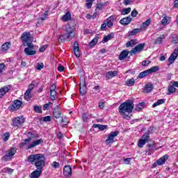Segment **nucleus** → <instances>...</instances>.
Instances as JSON below:
<instances>
[{"label":"nucleus","mask_w":178,"mask_h":178,"mask_svg":"<svg viewBox=\"0 0 178 178\" xmlns=\"http://www.w3.org/2000/svg\"><path fill=\"white\" fill-rule=\"evenodd\" d=\"M10 90H12V85H7L1 87L0 88V98H3V97L9 92Z\"/></svg>","instance_id":"nucleus-13"},{"label":"nucleus","mask_w":178,"mask_h":178,"mask_svg":"<svg viewBox=\"0 0 178 178\" xmlns=\"http://www.w3.org/2000/svg\"><path fill=\"white\" fill-rule=\"evenodd\" d=\"M161 24H163V26H166V24H168V17H164L161 20Z\"/></svg>","instance_id":"nucleus-53"},{"label":"nucleus","mask_w":178,"mask_h":178,"mask_svg":"<svg viewBox=\"0 0 178 178\" xmlns=\"http://www.w3.org/2000/svg\"><path fill=\"white\" fill-rule=\"evenodd\" d=\"M150 62L145 60L144 61L142 62V66H148V65H149Z\"/></svg>","instance_id":"nucleus-61"},{"label":"nucleus","mask_w":178,"mask_h":178,"mask_svg":"<svg viewBox=\"0 0 178 178\" xmlns=\"http://www.w3.org/2000/svg\"><path fill=\"white\" fill-rule=\"evenodd\" d=\"M51 166L54 168V169H58V168H59V163L54 161L51 164Z\"/></svg>","instance_id":"nucleus-55"},{"label":"nucleus","mask_w":178,"mask_h":178,"mask_svg":"<svg viewBox=\"0 0 178 178\" xmlns=\"http://www.w3.org/2000/svg\"><path fill=\"white\" fill-rule=\"evenodd\" d=\"M64 176H72V167L70 165H65L63 168Z\"/></svg>","instance_id":"nucleus-21"},{"label":"nucleus","mask_w":178,"mask_h":178,"mask_svg":"<svg viewBox=\"0 0 178 178\" xmlns=\"http://www.w3.org/2000/svg\"><path fill=\"white\" fill-rule=\"evenodd\" d=\"M95 0H86V7L88 9H91V7L92 6V2H94Z\"/></svg>","instance_id":"nucleus-46"},{"label":"nucleus","mask_w":178,"mask_h":178,"mask_svg":"<svg viewBox=\"0 0 178 178\" xmlns=\"http://www.w3.org/2000/svg\"><path fill=\"white\" fill-rule=\"evenodd\" d=\"M141 32V29H135L129 32V35L133 36V35H136L138 34V33Z\"/></svg>","instance_id":"nucleus-39"},{"label":"nucleus","mask_w":178,"mask_h":178,"mask_svg":"<svg viewBox=\"0 0 178 178\" xmlns=\"http://www.w3.org/2000/svg\"><path fill=\"white\" fill-rule=\"evenodd\" d=\"M53 116L55 118V119H59V118L62 116V113H60V108H59V106L54 107Z\"/></svg>","instance_id":"nucleus-17"},{"label":"nucleus","mask_w":178,"mask_h":178,"mask_svg":"<svg viewBox=\"0 0 178 178\" xmlns=\"http://www.w3.org/2000/svg\"><path fill=\"white\" fill-rule=\"evenodd\" d=\"M1 48H2L3 51H8V49H9V48H10V43L9 42L4 43L1 46Z\"/></svg>","instance_id":"nucleus-41"},{"label":"nucleus","mask_w":178,"mask_h":178,"mask_svg":"<svg viewBox=\"0 0 178 178\" xmlns=\"http://www.w3.org/2000/svg\"><path fill=\"white\" fill-rule=\"evenodd\" d=\"M134 109V103L131 100H127L125 102L121 104L118 107L119 113L124 118V119H129L130 113Z\"/></svg>","instance_id":"nucleus-2"},{"label":"nucleus","mask_w":178,"mask_h":178,"mask_svg":"<svg viewBox=\"0 0 178 178\" xmlns=\"http://www.w3.org/2000/svg\"><path fill=\"white\" fill-rule=\"evenodd\" d=\"M42 173V168H36L35 170L32 172L30 175L31 178H38L40 176H41V174Z\"/></svg>","instance_id":"nucleus-15"},{"label":"nucleus","mask_w":178,"mask_h":178,"mask_svg":"<svg viewBox=\"0 0 178 178\" xmlns=\"http://www.w3.org/2000/svg\"><path fill=\"white\" fill-rule=\"evenodd\" d=\"M93 127L95 129H99L100 131H104V130H106V129H108V125H102L99 124H93Z\"/></svg>","instance_id":"nucleus-28"},{"label":"nucleus","mask_w":178,"mask_h":178,"mask_svg":"<svg viewBox=\"0 0 178 178\" xmlns=\"http://www.w3.org/2000/svg\"><path fill=\"white\" fill-rule=\"evenodd\" d=\"M129 56V50L122 51L119 55L120 60H124L126 58Z\"/></svg>","instance_id":"nucleus-25"},{"label":"nucleus","mask_w":178,"mask_h":178,"mask_svg":"<svg viewBox=\"0 0 178 178\" xmlns=\"http://www.w3.org/2000/svg\"><path fill=\"white\" fill-rule=\"evenodd\" d=\"M22 105H23V102L16 99L13 102V104L9 107V109L11 112H15V111H19L22 108Z\"/></svg>","instance_id":"nucleus-8"},{"label":"nucleus","mask_w":178,"mask_h":178,"mask_svg":"<svg viewBox=\"0 0 178 178\" xmlns=\"http://www.w3.org/2000/svg\"><path fill=\"white\" fill-rule=\"evenodd\" d=\"M50 98L51 101L58 99V92H56V90L50 92Z\"/></svg>","instance_id":"nucleus-33"},{"label":"nucleus","mask_w":178,"mask_h":178,"mask_svg":"<svg viewBox=\"0 0 178 178\" xmlns=\"http://www.w3.org/2000/svg\"><path fill=\"white\" fill-rule=\"evenodd\" d=\"M72 19V14L67 11L63 17L62 20L63 22H69Z\"/></svg>","instance_id":"nucleus-29"},{"label":"nucleus","mask_w":178,"mask_h":178,"mask_svg":"<svg viewBox=\"0 0 178 178\" xmlns=\"http://www.w3.org/2000/svg\"><path fill=\"white\" fill-rule=\"evenodd\" d=\"M163 39H165V35H161L160 37L156 39L155 44H161Z\"/></svg>","instance_id":"nucleus-44"},{"label":"nucleus","mask_w":178,"mask_h":178,"mask_svg":"<svg viewBox=\"0 0 178 178\" xmlns=\"http://www.w3.org/2000/svg\"><path fill=\"white\" fill-rule=\"evenodd\" d=\"M33 110L36 113H42V108L38 105L33 106Z\"/></svg>","instance_id":"nucleus-43"},{"label":"nucleus","mask_w":178,"mask_h":178,"mask_svg":"<svg viewBox=\"0 0 178 178\" xmlns=\"http://www.w3.org/2000/svg\"><path fill=\"white\" fill-rule=\"evenodd\" d=\"M172 42L173 44H177L178 43V37L177 35H172Z\"/></svg>","instance_id":"nucleus-52"},{"label":"nucleus","mask_w":178,"mask_h":178,"mask_svg":"<svg viewBox=\"0 0 178 178\" xmlns=\"http://www.w3.org/2000/svg\"><path fill=\"white\" fill-rule=\"evenodd\" d=\"M25 120L23 116L15 118L13 120V127H19V126H20V124H23Z\"/></svg>","instance_id":"nucleus-10"},{"label":"nucleus","mask_w":178,"mask_h":178,"mask_svg":"<svg viewBox=\"0 0 178 178\" xmlns=\"http://www.w3.org/2000/svg\"><path fill=\"white\" fill-rule=\"evenodd\" d=\"M131 161V158H127L124 159V162L126 165H130Z\"/></svg>","instance_id":"nucleus-60"},{"label":"nucleus","mask_w":178,"mask_h":178,"mask_svg":"<svg viewBox=\"0 0 178 178\" xmlns=\"http://www.w3.org/2000/svg\"><path fill=\"white\" fill-rule=\"evenodd\" d=\"M138 15V12H137V10L134 9V10L131 11V15L132 17H136Z\"/></svg>","instance_id":"nucleus-56"},{"label":"nucleus","mask_w":178,"mask_h":178,"mask_svg":"<svg viewBox=\"0 0 178 178\" xmlns=\"http://www.w3.org/2000/svg\"><path fill=\"white\" fill-rule=\"evenodd\" d=\"M10 137V134H9V133L4 134L2 136L3 141H5V142L8 141Z\"/></svg>","instance_id":"nucleus-48"},{"label":"nucleus","mask_w":178,"mask_h":178,"mask_svg":"<svg viewBox=\"0 0 178 178\" xmlns=\"http://www.w3.org/2000/svg\"><path fill=\"white\" fill-rule=\"evenodd\" d=\"M178 56V48L177 49H175L173 53L170 55V56L168 58V60L170 63H173L175 60L177 58Z\"/></svg>","instance_id":"nucleus-18"},{"label":"nucleus","mask_w":178,"mask_h":178,"mask_svg":"<svg viewBox=\"0 0 178 178\" xmlns=\"http://www.w3.org/2000/svg\"><path fill=\"white\" fill-rule=\"evenodd\" d=\"M173 92H176V88H175V86L172 85L168 86L167 95H170L171 94H173Z\"/></svg>","instance_id":"nucleus-34"},{"label":"nucleus","mask_w":178,"mask_h":178,"mask_svg":"<svg viewBox=\"0 0 178 178\" xmlns=\"http://www.w3.org/2000/svg\"><path fill=\"white\" fill-rule=\"evenodd\" d=\"M130 12H131V8H124V10H122L121 11V15L122 16H124V15H129L130 13Z\"/></svg>","instance_id":"nucleus-42"},{"label":"nucleus","mask_w":178,"mask_h":178,"mask_svg":"<svg viewBox=\"0 0 178 178\" xmlns=\"http://www.w3.org/2000/svg\"><path fill=\"white\" fill-rule=\"evenodd\" d=\"M144 47H145V43H140L135 47L132 50H131V55H136V54H138L144 49Z\"/></svg>","instance_id":"nucleus-11"},{"label":"nucleus","mask_w":178,"mask_h":178,"mask_svg":"<svg viewBox=\"0 0 178 178\" xmlns=\"http://www.w3.org/2000/svg\"><path fill=\"white\" fill-rule=\"evenodd\" d=\"M152 130H154V127H149L146 133L142 136V140H145V141L148 143V140H149V135L152 134Z\"/></svg>","instance_id":"nucleus-16"},{"label":"nucleus","mask_w":178,"mask_h":178,"mask_svg":"<svg viewBox=\"0 0 178 178\" xmlns=\"http://www.w3.org/2000/svg\"><path fill=\"white\" fill-rule=\"evenodd\" d=\"M45 161H47V159L44 154H31L28 157V162L31 165H35L36 169H44Z\"/></svg>","instance_id":"nucleus-1"},{"label":"nucleus","mask_w":178,"mask_h":178,"mask_svg":"<svg viewBox=\"0 0 178 178\" xmlns=\"http://www.w3.org/2000/svg\"><path fill=\"white\" fill-rule=\"evenodd\" d=\"M145 144H147V142L145 141V140L140 138L138 140V147L139 148H143L144 145H145Z\"/></svg>","instance_id":"nucleus-40"},{"label":"nucleus","mask_w":178,"mask_h":178,"mask_svg":"<svg viewBox=\"0 0 178 178\" xmlns=\"http://www.w3.org/2000/svg\"><path fill=\"white\" fill-rule=\"evenodd\" d=\"M151 24V19H149L147 20H146L145 22H144L141 26H140V29L141 30H147V29L148 28V26Z\"/></svg>","instance_id":"nucleus-27"},{"label":"nucleus","mask_w":178,"mask_h":178,"mask_svg":"<svg viewBox=\"0 0 178 178\" xmlns=\"http://www.w3.org/2000/svg\"><path fill=\"white\" fill-rule=\"evenodd\" d=\"M51 91H56V83L51 84L50 87V92Z\"/></svg>","instance_id":"nucleus-57"},{"label":"nucleus","mask_w":178,"mask_h":178,"mask_svg":"<svg viewBox=\"0 0 178 178\" xmlns=\"http://www.w3.org/2000/svg\"><path fill=\"white\" fill-rule=\"evenodd\" d=\"M74 26H76V22L74 20L70 19L68 22V26L65 29L66 33L60 35L58 38L59 42H63V41H66L67 40H73L74 38L76 35L74 33Z\"/></svg>","instance_id":"nucleus-3"},{"label":"nucleus","mask_w":178,"mask_h":178,"mask_svg":"<svg viewBox=\"0 0 178 178\" xmlns=\"http://www.w3.org/2000/svg\"><path fill=\"white\" fill-rule=\"evenodd\" d=\"M108 2H104V3H99L97 5V9H99V10H102V8H104V6H105V5H107Z\"/></svg>","instance_id":"nucleus-45"},{"label":"nucleus","mask_w":178,"mask_h":178,"mask_svg":"<svg viewBox=\"0 0 178 178\" xmlns=\"http://www.w3.org/2000/svg\"><path fill=\"white\" fill-rule=\"evenodd\" d=\"M35 67L37 70H41L42 69H44V63H38Z\"/></svg>","instance_id":"nucleus-50"},{"label":"nucleus","mask_w":178,"mask_h":178,"mask_svg":"<svg viewBox=\"0 0 178 178\" xmlns=\"http://www.w3.org/2000/svg\"><path fill=\"white\" fill-rule=\"evenodd\" d=\"M162 104H165V99H160L156 102H155L152 105V108H156V106H159V105H162Z\"/></svg>","instance_id":"nucleus-35"},{"label":"nucleus","mask_w":178,"mask_h":178,"mask_svg":"<svg viewBox=\"0 0 178 178\" xmlns=\"http://www.w3.org/2000/svg\"><path fill=\"white\" fill-rule=\"evenodd\" d=\"M43 122H51V116L47 115L42 119Z\"/></svg>","instance_id":"nucleus-58"},{"label":"nucleus","mask_w":178,"mask_h":178,"mask_svg":"<svg viewBox=\"0 0 178 178\" xmlns=\"http://www.w3.org/2000/svg\"><path fill=\"white\" fill-rule=\"evenodd\" d=\"M2 173H8V175H12L13 173V169L9 168H5L1 170Z\"/></svg>","instance_id":"nucleus-38"},{"label":"nucleus","mask_w":178,"mask_h":178,"mask_svg":"<svg viewBox=\"0 0 178 178\" xmlns=\"http://www.w3.org/2000/svg\"><path fill=\"white\" fill-rule=\"evenodd\" d=\"M125 83H126V86H127L128 87H130L134 84H135L136 80L134 79V78H131L130 79L127 80Z\"/></svg>","instance_id":"nucleus-36"},{"label":"nucleus","mask_w":178,"mask_h":178,"mask_svg":"<svg viewBox=\"0 0 178 178\" xmlns=\"http://www.w3.org/2000/svg\"><path fill=\"white\" fill-rule=\"evenodd\" d=\"M47 49V45H44L39 49L40 52H44Z\"/></svg>","instance_id":"nucleus-64"},{"label":"nucleus","mask_w":178,"mask_h":178,"mask_svg":"<svg viewBox=\"0 0 178 178\" xmlns=\"http://www.w3.org/2000/svg\"><path fill=\"white\" fill-rule=\"evenodd\" d=\"M24 54H26V55H28L29 56H31L33 55H35V54H37V51L32 49L25 48Z\"/></svg>","instance_id":"nucleus-26"},{"label":"nucleus","mask_w":178,"mask_h":178,"mask_svg":"<svg viewBox=\"0 0 178 178\" xmlns=\"http://www.w3.org/2000/svg\"><path fill=\"white\" fill-rule=\"evenodd\" d=\"M28 136H29V137L28 138L24 139L23 142L20 143L21 147H25V145H27L26 149H32V148H35V147H37V145H40L44 143V140L42 138H40L33 141L30 144L31 138H37L38 136H35L31 132H29Z\"/></svg>","instance_id":"nucleus-4"},{"label":"nucleus","mask_w":178,"mask_h":178,"mask_svg":"<svg viewBox=\"0 0 178 178\" xmlns=\"http://www.w3.org/2000/svg\"><path fill=\"white\" fill-rule=\"evenodd\" d=\"M106 26H107V24H106V23H103L102 25H101V28H100V30H101V31H106Z\"/></svg>","instance_id":"nucleus-54"},{"label":"nucleus","mask_w":178,"mask_h":178,"mask_svg":"<svg viewBox=\"0 0 178 178\" xmlns=\"http://www.w3.org/2000/svg\"><path fill=\"white\" fill-rule=\"evenodd\" d=\"M82 119L83 122H87L88 121V116H87V114H83Z\"/></svg>","instance_id":"nucleus-59"},{"label":"nucleus","mask_w":178,"mask_h":178,"mask_svg":"<svg viewBox=\"0 0 178 178\" xmlns=\"http://www.w3.org/2000/svg\"><path fill=\"white\" fill-rule=\"evenodd\" d=\"M74 52L76 58H80V49L79 47V42L77 41L74 42Z\"/></svg>","instance_id":"nucleus-20"},{"label":"nucleus","mask_w":178,"mask_h":178,"mask_svg":"<svg viewBox=\"0 0 178 178\" xmlns=\"http://www.w3.org/2000/svg\"><path fill=\"white\" fill-rule=\"evenodd\" d=\"M33 88H34V85L31 84V85L29 86V88H28V89H27L26 91H28V92H31V91H33Z\"/></svg>","instance_id":"nucleus-63"},{"label":"nucleus","mask_w":178,"mask_h":178,"mask_svg":"<svg viewBox=\"0 0 178 178\" xmlns=\"http://www.w3.org/2000/svg\"><path fill=\"white\" fill-rule=\"evenodd\" d=\"M131 22V17L128 16L120 19V23L122 26H127Z\"/></svg>","instance_id":"nucleus-19"},{"label":"nucleus","mask_w":178,"mask_h":178,"mask_svg":"<svg viewBox=\"0 0 178 178\" xmlns=\"http://www.w3.org/2000/svg\"><path fill=\"white\" fill-rule=\"evenodd\" d=\"M119 134V131H115L113 132H111L107 139L106 140V143L107 144H112L115 143V137H118V135Z\"/></svg>","instance_id":"nucleus-9"},{"label":"nucleus","mask_w":178,"mask_h":178,"mask_svg":"<svg viewBox=\"0 0 178 178\" xmlns=\"http://www.w3.org/2000/svg\"><path fill=\"white\" fill-rule=\"evenodd\" d=\"M3 69H5V64L1 63L0 64V73H2L3 72Z\"/></svg>","instance_id":"nucleus-62"},{"label":"nucleus","mask_w":178,"mask_h":178,"mask_svg":"<svg viewBox=\"0 0 178 178\" xmlns=\"http://www.w3.org/2000/svg\"><path fill=\"white\" fill-rule=\"evenodd\" d=\"M119 74V71H108L106 74V80H111Z\"/></svg>","instance_id":"nucleus-14"},{"label":"nucleus","mask_w":178,"mask_h":178,"mask_svg":"<svg viewBox=\"0 0 178 178\" xmlns=\"http://www.w3.org/2000/svg\"><path fill=\"white\" fill-rule=\"evenodd\" d=\"M169 158V155L165 154L163 156L161 157L159 160H157V165L159 166H161V165H163L168 161V159Z\"/></svg>","instance_id":"nucleus-22"},{"label":"nucleus","mask_w":178,"mask_h":178,"mask_svg":"<svg viewBox=\"0 0 178 178\" xmlns=\"http://www.w3.org/2000/svg\"><path fill=\"white\" fill-rule=\"evenodd\" d=\"M87 92V83H86V79L84 78H80V87H79V94L82 96L86 95Z\"/></svg>","instance_id":"nucleus-7"},{"label":"nucleus","mask_w":178,"mask_h":178,"mask_svg":"<svg viewBox=\"0 0 178 178\" xmlns=\"http://www.w3.org/2000/svg\"><path fill=\"white\" fill-rule=\"evenodd\" d=\"M24 47H28L29 49H34V44L31 43V41L26 42V44L24 45Z\"/></svg>","instance_id":"nucleus-49"},{"label":"nucleus","mask_w":178,"mask_h":178,"mask_svg":"<svg viewBox=\"0 0 178 178\" xmlns=\"http://www.w3.org/2000/svg\"><path fill=\"white\" fill-rule=\"evenodd\" d=\"M158 70H159V66L152 67L147 70H145L140 72L138 76V79H143V77H146V76H148V74H151V73H155L158 72Z\"/></svg>","instance_id":"nucleus-5"},{"label":"nucleus","mask_w":178,"mask_h":178,"mask_svg":"<svg viewBox=\"0 0 178 178\" xmlns=\"http://www.w3.org/2000/svg\"><path fill=\"white\" fill-rule=\"evenodd\" d=\"M51 105H52V102H49L47 104H45L43 106V111H47V110L49 109V106Z\"/></svg>","instance_id":"nucleus-51"},{"label":"nucleus","mask_w":178,"mask_h":178,"mask_svg":"<svg viewBox=\"0 0 178 178\" xmlns=\"http://www.w3.org/2000/svg\"><path fill=\"white\" fill-rule=\"evenodd\" d=\"M113 37H115V33H111L103 38V42H108V41H111V40H112V38H113Z\"/></svg>","instance_id":"nucleus-30"},{"label":"nucleus","mask_w":178,"mask_h":178,"mask_svg":"<svg viewBox=\"0 0 178 178\" xmlns=\"http://www.w3.org/2000/svg\"><path fill=\"white\" fill-rule=\"evenodd\" d=\"M31 92L29 91H26L24 94V99H26V101H30V99H31V95H30Z\"/></svg>","instance_id":"nucleus-47"},{"label":"nucleus","mask_w":178,"mask_h":178,"mask_svg":"<svg viewBox=\"0 0 178 178\" xmlns=\"http://www.w3.org/2000/svg\"><path fill=\"white\" fill-rule=\"evenodd\" d=\"M137 44V39H133L126 43L127 48L134 47Z\"/></svg>","instance_id":"nucleus-31"},{"label":"nucleus","mask_w":178,"mask_h":178,"mask_svg":"<svg viewBox=\"0 0 178 178\" xmlns=\"http://www.w3.org/2000/svg\"><path fill=\"white\" fill-rule=\"evenodd\" d=\"M15 154H16V148L11 147L2 157V159H3L5 162H8V161H10V159L13 158Z\"/></svg>","instance_id":"nucleus-6"},{"label":"nucleus","mask_w":178,"mask_h":178,"mask_svg":"<svg viewBox=\"0 0 178 178\" xmlns=\"http://www.w3.org/2000/svg\"><path fill=\"white\" fill-rule=\"evenodd\" d=\"M152 90H154V85H152V83H148L145 84L143 92L145 93H149L151 92Z\"/></svg>","instance_id":"nucleus-23"},{"label":"nucleus","mask_w":178,"mask_h":178,"mask_svg":"<svg viewBox=\"0 0 178 178\" xmlns=\"http://www.w3.org/2000/svg\"><path fill=\"white\" fill-rule=\"evenodd\" d=\"M30 32H24L21 35V40L22 41V45L27 44V42L31 41Z\"/></svg>","instance_id":"nucleus-12"},{"label":"nucleus","mask_w":178,"mask_h":178,"mask_svg":"<svg viewBox=\"0 0 178 178\" xmlns=\"http://www.w3.org/2000/svg\"><path fill=\"white\" fill-rule=\"evenodd\" d=\"M116 19V17L113 15L110 16L108 19H107V23L106 24H107L108 27H113V22H115V20Z\"/></svg>","instance_id":"nucleus-24"},{"label":"nucleus","mask_w":178,"mask_h":178,"mask_svg":"<svg viewBox=\"0 0 178 178\" xmlns=\"http://www.w3.org/2000/svg\"><path fill=\"white\" fill-rule=\"evenodd\" d=\"M144 106H145V102H141L136 105L135 109L137 111V112H140V111H141Z\"/></svg>","instance_id":"nucleus-37"},{"label":"nucleus","mask_w":178,"mask_h":178,"mask_svg":"<svg viewBox=\"0 0 178 178\" xmlns=\"http://www.w3.org/2000/svg\"><path fill=\"white\" fill-rule=\"evenodd\" d=\"M99 40V36L97 35L94 39L91 40V42L89 43L90 47H94V45L97 44V42H98V40Z\"/></svg>","instance_id":"nucleus-32"}]
</instances>
